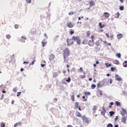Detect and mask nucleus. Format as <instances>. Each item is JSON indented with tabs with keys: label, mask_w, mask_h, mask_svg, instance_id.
<instances>
[{
	"label": "nucleus",
	"mask_w": 127,
	"mask_h": 127,
	"mask_svg": "<svg viewBox=\"0 0 127 127\" xmlns=\"http://www.w3.org/2000/svg\"><path fill=\"white\" fill-rule=\"evenodd\" d=\"M81 119L83 123L89 124L91 122L90 118L86 117V115H83Z\"/></svg>",
	"instance_id": "f257e3e1"
},
{
	"label": "nucleus",
	"mask_w": 127,
	"mask_h": 127,
	"mask_svg": "<svg viewBox=\"0 0 127 127\" xmlns=\"http://www.w3.org/2000/svg\"><path fill=\"white\" fill-rule=\"evenodd\" d=\"M91 40H89L88 43V46H90V47H93L94 45V35H92L90 37Z\"/></svg>",
	"instance_id": "f03ea898"
},
{
	"label": "nucleus",
	"mask_w": 127,
	"mask_h": 127,
	"mask_svg": "<svg viewBox=\"0 0 127 127\" xmlns=\"http://www.w3.org/2000/svg\"><path fill=\"white\" fill-rule=\"evenodd\" d=\"M64 54L63 56L64 57H69L70 55V52L69 49L68 48H66L64 50Z\"/></svg>",
	"instance_id": "7ed1b4c3"
},
{
	"label": "nucleus",
	"mask_w": 127,
	"mask_h": 127,
	"mask_svg": "<svg viewBox=\"0 0 127 127\" xmlns=\"http://www.w3.org/2000/svg\"><path fill=\"white\" fill-rule=\"evenodd\" d=\"M72 39L74 41H76L77 45H80V44H81L80 40L78 36H73Z\"/></svg>",
	"instance_id": "20e7f679"
},
{
	"label": "nucleus",
	"mask_w": 127,
	"mask_h": 127,
	"mask_svg": "<svg viewBox=\"0 0 127 127\" xmlns=\"http://www.w3.org/2000/svg\"><path fill=\"white\" fill-rule=\"evenodd\" d=\"M66 26L67 27H68V28L71 29L74 27V24L71 22L67 21L66 23Z\"/></svg>",
	"instance_id": "39448f33"
},
{
	"label": "nucleus",
	"mask_w": 127,
	"mask_h": 127,
	"mask_svg": "<svg viewBox=\"0 0 127 127\" xmlns=\"http://www.w3.org/2000/svg\"><path fill=\"white\" fill-rule=\"evenodd\" d=\"M102 81L103 82L104 86V85L107 86L109 85V79L105 78L104 79V80H102Z\"/></svg>",
	"instance_id": "423d86ee"
},
{
	"label": "nucleus",
	"mask_w": 127,
	"mask_h": 127,
	"mask_svg": "<svg viewBox=\"0 0 127 127\" xmlns=\"http://www.w3.org/2000/svg\"><path fill=\"white\" fill-rule=\"evenodd\" d=\"M122 110L120 111L121 115L124 117L125 115L127 114V110L125 109L124 108H121Z\"/></svg>",
	"instance_id": "0eeeda50"
},
{
	"label": "nucleus",
	"mask_w": 127,
	"mask_h": 127,
	"mask_svg": "<svg viewBox=\"0 0 127 127\" xmlns=\"http://www.w3.org/2000/svg\"><path fill=\"white\" fill-rule=\"evenodd\" d=\"M103 86L104 85L102 81H100L97 84V87L98 88H102Z\"/></svg>",
	"instance_id": "6e6552de"
},
{
	"label": "nucleus",
	"mask_w": 127,
	"mask_h": 127,
	"mask_svg": "<svg viewBox=\"0 0 127 127\" xmlns=\"http://www.w3.org/2000/svg\"><path fill=\"white\" fill-rule=\"evenodd\" d=\"M75 115H76V117H78V118H82V115H81V113H80L79 112H78V111L76 112Z\"/></svg>",
	"instance_id": "1a4fd4ad"
},
{
	"label": "nucleus",
	"mask_w": 127,
	"mask_h": 127,
	"mask_svg": "<svg viewBox=\"0 0 127 127\" xmlns=\"http://www.w3.org/2000/svg\"><path fill=\"white\" fill-rule=\"evenodd\" d=\"M115 78H116V80L118 81H121L122 80V78L121 77H119V74H116Z\"/></svg>",
	"instance_id": "9d476101"
},
{
	"label": "nucleus",
	"mask_w": 127,
	"mask_h": 127,
	"mask_svg": "<svg viewBox=\"0 0 127 127\" xmlns=\"http://www.w3.org/2000/svg\"><path fill=\"white\" fill-rule=\"evenodd\" d=\"M55 58V56H54V54H51V55H50V57H49V60L50 61H52L53 60H54V58Z\"/></svg>",
	"instance_id": "9b49d317"
},
{
	"label": "nucleus",
	"mask_w": 127,
	"mask_h": 127,
	"mask_svg": "<svg viewBox=\"0 0 127 127\" xmlns=\"http://www.w3.org/2000/svg\"><path fill=\"white\" fill-rule=\"evenodd\" d=\"M64 62L65 63H68L69 61V59L68 57H64Z\"/></svg>",
	"instance_id": "f8f14e48"
},
{
	"label": "nucleus",
	"mask_w": 127,
	"mask_h": 127,
	"mask_svg": "<svg viewBox=\"0 0 127 127\" xmlns=\"http://www.w3.org/2000/svg\"><path fill=\"white\" fill-rule=\"evenodd\" d=\"M122 122L123 123H125L126 124V122H127V117H122Z\"/></svg>",
	"instance_id": "ddd939ff"
},
{
	"label": "nucleus",
	"mask_w": 127,
	"mask_h": 127,
	"mask_svg": "<svg viewBox=\"0 0 127 127\" xmlns=\"http://www.w3.org/2000/svg\"><path fill=\"white\" fill-rule=\"evenodd\" d=\"M94 5H95V2L91 0L89 1V6L90 7H92Z\"/></svg>",
	"instance_id": "4468645a"
},
{
	"label": "nucleus",
	"mask_w": 127,
	"mask_h": 127,
	"mask_svg": "<svg viewBox=\"0 0 127 127\" xmlns=\"http://www.w3.org/2000/svg\"><path fill=\"white\" fill-rule=\"evenodd\" d=\"M104 16H105V17L106 18H108L109 17V16H110V14L109 13H108V12H105L104 13Z\"/></svg>",
	"instance_id": "2eb2a0df"
},
{
	"label": "nucleus",
	"mask_w": 127,
	"mask_h": 127,
	"mask_svg": "<svg viewBox=\"0 0 127 127\" xmlns=\"http://www.w3.org/2000/svg\"><path fill=\"white\" fill-rule=\"evenodd\" d=\"M79 103L78 102H76L75 104H74V109H78V107L79 106Z\"/></svg>",
	"instance_id": "dca6fc26"
},
{
	"label": "nucleus",
	"mask_w": 127,
	"mask_h": 127,
	"mask_svg": "<svg viewBox=\"0 0 127 127\" xmlns=\"http://www.w3.org/2000/svg\"><path fill=\"white\" fill-rule=\"evenodd\" d=\"M97 93H99V95H98V96L99 97H101L102 95H103V91L99 89H98V91L97 92Z\"/></svg>",
	"instance_id": "f3484780"
},
{
	"label": "nucleus",
	"mask_w": 127,
	"mask_h": 127,
	"mask_svg": "<svg viewBox=\"0 0 127 127\" xmlns=\"http://www.w3.org/2000/svg\"><path fill=\"white\" fill-rule=\"evenodd\" d=\"M70 99H71L72 101L74 102L75 101V96L74 93L72 95L70 96Z\"/></svg>",
	"instance_id": "a211bd4d"
},
{
	"label": "nucleus",
	"mask_w": 127,
	"mask_h": 127,
	"mask_svg": "<svg viewBox=\"0 0 127 127\" xmlns=\"http://www.w3.org/2000/svg\"><path fill=\"white\" fill-rule=\"evenodd\" d=\"M74 30L73 29H69V34L72 35V34H74Z\"/></svg>",
	"instance_id": "6ab92c4d"
},
{
	"label": "nucleus",
	"mask_w": 127,
	"mask_h": 127,
	"mask_svg": "<svg viewBox=\"0 0 127 127\" xmlns=\"http://www.w3.org/2000/svg\"><path fill=\"white\" fill-rule=\"evenodd\" d=\"M32 63L29 64V65H33L35 63L36 60L34 59H32Z\"/></svg>",
	"instance_id": "aec40b11"
},
{
	"label": "nucleus",
	"mask_w": 127,
	"mask_h": 127,
	"mask_svg": "<svg viewBox=\"0 0 127 127\" xmlns=\"http://www.w3.org/2000/svg\"><path fill=\"white\" fill-rule=\"evenodd\" d=\"M65 81L67 83H70L71 81V78L70 77H67V79H65Z\"/></svg>",
	"instance_id": "412c9836"
},
{
	"label": "nucleus",
	"mask_w": 127,
	"mask_h": 127,
	"mask_svg": "<svg viewBox=\"0 0 127 127\" xmlns=\"http://www.w3.org/2000/svg\"><path fill=\"white\" fill-rule=\"evenodd\" d=\"M120 14L119 12H117V13L115 14V18H119V17H120Z\"/></svg>",
	"instance_id": "4be33fe9"
},
{
	"label": "nucleus",
	"mask_w": 127,
	"mask_h": 127,
	"mask_svg": "<svg viewBox=\"0 0 127 127\" xmlns=\"http://www.w3.org/2000/svg\"><path fill=\"white\" fill-rule=\"evenodd\" d=\"M99 27H100V29H102L105 27V25H102V22H99Z\"/></svg>",
	"instance_id": "5701e85b"
},
{
	"label": "nucleus",
	"mask_w": 127,
	"mask_h": 127,
	"mask_svg": "<svg viewBox=\"0 0 127 127\" xmlns=\"http://www.w3.org/2000/svg\"><path fill=\"white\" fill-rule=\"evenodd\" d=\"M103 110H104V111H101V114L103 116H105V115L106 110H105V108H104V107H103Z\"/></svg>",
	"instance_id": "b1692460"
},
{
	"label": "nucleus",
	"mask_w": 127,
	"mask_h": 127,
	"mask_svg": "<svg viewBox=\"0 0 127 127\" xmlns=\"http://www.w3.org/2000/svg\"><path fill=\"white\" fill-rule=\"evenodd\" d=\"M90 35H91V31H88L87 32V33H86V36H87V37H90Z\"/></svg>",
	"instance_id": "393cba45"
},
{
	"label": "nucleus",
	"mask_w": 127,
	"mask_h": 127,
	"mask_svg": "<svg viewBox=\"0 0 127 127\" xmlns=\"http://www.w3.org/2000/svg\"><path fill=\"white\" fill-rule=\"evenodd\" d=\"M96 87V85L94 84H92L91 86V88L92 89H94Z\"/></svg>",
	"instance_id": "a878e982"
},
{
	"label": "nucleus",
	"mask_w": 127,
	"mask_h": 127,
	"mask_svg": "<svg viewBox=\"0 0 127 127\" xmlns=\"http://www.w3.org/2000/svg\"><path fill=\"white\" fill-rule=\"evenodd\" d=\"M71 41V40H69V39H67L66 42H67V46H69V45H72V44H73V42H72L71 43L69 44V41Z\"/></svg>",
	"instance_id": "bb28decb"
},
{
	"label": "nucleus",
	"mask_w": 127,
	"mask_h": 127,
	"mask_svg": "<svg viewBox=\"0 0 127 127\" xmlns=\"http://www.w3.org/2000/svg\"><path fill=\"white\" fill-rule=\"evenodd\" d=\"M115 104H116V105L117 106H120L121 107V103L118 102V101H117L115 102Z\"/></svg>",
	"instance_id": "cd10ccee"
},
{
	"label": "nucleus",
	"mask_w": 127,
	"mask_h": 127,
	"mask_svg": "<svg viewBox=\"0 0 127 127\" xmlns=\"http://www.w3.org/2000/svg\"><path fill=\"white\" fill-rule=\"evenodd\" d=\"M21 125V122H19L18 123H17L16 124H15L14 125V127H16L18 125Z\"/></svg>",
	"instance_id": "c85d7f7f"
},
{
	"label": "nucleus",
	"mask_w": 127,
	"mask_h": 127,
	"mask_svg": "<svg viewBox=\"0 0 127 127\" xmlns=\"http://www.w3.org/2000/svg\"><path fill=\"white\" fill-rule=\"evenodd\" d=\"M123 64L124 67H127V61H125Z\"/></svg>",
	"instance_id": "c756f323"
},
{
	"label": "nucleus",
	"mask_w": 127,
	"mask_h": 127,
	"mask_svg": "<svg viewBox=\"0 0 127 127\" xmlns=\"http://www.w3.org/2000/svg\"><path fill=\"white\" fill-rule=\"evenodd\" d=\"M84 94H85V95L86 96H87L90 95V94H91V93L89 92H84Z\"/></svg>",
	"instance_id": "7c9ffc66"
},
{
	"label": "nucleus",
	"mask_w": 127,
	"mask_h": 127,
	"mask_svg": "<svg viewBox=\"0 0 127 127\" xmlns=\"http://www.w3.org/2000/svg\"><path fill=\"white\" fill-rule=\"evenodd\" d=\"M117 37H118V39H121L123 37V36L122 34H118Z\"/></svg>",
	"instance_id": "2f4dec72"
},
{
	"label": "nucleus",
	"mask_w": 127,
	"mask_h": 127,
	"mask_svg": "<svg viewBox=\"0 0 127 127\" xmlns=\"http://www.w3.org/2000/svg\"><path fill=\"white\" fill-rule=\"evenodd\" d=\"M119 63H120V62L119 60H115L114 62V64H119Z\"/></svg>",
	"instance_id": "473e14b6"
},
{
	"label": "nucleus",
	"mask_w": 127,
	"mask_h": 127,
	"mask_svg": "<svg viewBox=\"0 0 127 127\" xmlns=\"http://www.w3.org/2000/svg\"><path fill=\"white\" fill-rule=\"evenodd\" d=\"M88 40L86 39H85L83 40V42L82 43V44H86L88 43Z\"/></svg>",
	"instance_id": "72a5a7b5"
},
{
	"label": "nucleus",
	"mask_w": 127,
	"mask_h": 127,
	"mask_svg": "<svg viewBox=\"0 0 127 127\" xmlns=\"http://www.w3.org/2000/svg\"><path fill=\"white\" fill-rule=\"evenodd\" d=\"M109 114H110V116H113V115H114L115 114V112L110 111Z\"/></svg>",
	"instance_id": "f704fd0d"
},
{
	"label": "nucleus",
	"mask_w": 127,
	"mask_h": 127,
	"mask_svg": "<svg viewBox=\"0 0 127 127\" xmlns=\"http://www.w3.org/2000/svg\"><path fill=\"white\" fill-rule=\"evenodd\" d=\"M46 43H47V42H43V41L42 42V47H44L45 46H46Z\"/></svg>",
	"instance_id": "c9c22d12"
},
{
	"label": "nucleus",
	"mask_w": 127,
	"mask_h": 127,
	"mask_svg": "<svg viewBox=\"0 0 127 127\" xmlns=\"http://www.w3.org/2000/svg\"><path fill=\"white\" fill-rule=\"evenodd\" d=\"M95 45H96L97 46H100V42L99 41L96 42Z\"/></svg>",
	"instance_id": "e433bc0d"
},
{
	"label": "nucleus",
	"mask_w": 127,
	"mask_h": 127,
	"mask_svg": "<svg viewBox=\"0 0 127 127\" xmlns=\"http://www.w3.org/2000/svg\"><path fill=\"white\" fill-rule=\"evenodd\" d=\"M97 109V106H96V105H94L93 108V111H96Z\"/></svg>",
	"instance_id": "4c0bfd02"
},
{
	"label": "nucleus",
	"mask_w": 127,
	"mask_h": 127,
	"mask_svg": "<svg viewBox=\"0 0 127 127\" xmlns=\"http://www.w3.org/2000/svg\"><path fill=\"white\" fill-rule=\"evenodd\" d=\"M80 79H83L84 78H86V76L85 75H80Z\"/></svg>",
	"instance_id": "58836bf2"
},
{
	"label": "nucleus",
	"mask_w": 127,
	"mask_h": 127,
	"mask_svg": "<svg viewBox=\"0 0 127 127\" xmlns=\"http://www.w3.org/2000/svg\"><path fill=\"white\" fill-rule=\"evenodd\" d=\"M10 38H11V36H10V35L7 34V35H6V38H7V39H10Z\"/></svg>",
	"instance_id": "ea45409f"
},
{
	"label": "nucleus",
	"mask_w": 127,
	"mask_h": 127,
	"mask_svg": "<svg viewBox=\"0 0 127 127\" xmlns=\"http://www.w3.org/2000/svg\"><path fill=\"white\" fill-rule=\"evenodd\" d=\"M116 56L118 57V58H121V54L120 53H118V54L116 55Z\"/></svg>",
	"instance_id": "a19ab883"
},
{
	"label": "nucleus",
	"mask_w": 127,
	"mask_h": 127,
	"mask_svg": "<svg viewBox=\"0 0 127 127\" xmlns=\"http://www.w3.org/2000/svg\"><path fill=\"white\" fill-rule=\"evenodd\" d=\"M31 0H26V2H27V3H31Z\"/></svg>",
	"instance_id": "79ce46f5"
},
{
	"label": "nucleus",
	"mask_w": 127,
	"mask_h": 127,
	"mask_svg": "<svg viewBox=\"0 0 127 127\" xmlns=\"http://www.w3.org/2000/svg\"><path fill=\"white\" fill-rule=\"evenodd\" d=\"M106 66H107V67H108V66L111 67V66H112V64H109V63L106 64Z\"/></svg>",
	"instance_id": "37998d69"
},
{
	"label": "nucleus",
	"mask_w": 127,
	"mask_h": 127,
	"mask_svg": "<svg viewBox=\"0 0 127 127\" xmlns=\"http://www.w3.org/2000/svg\"><path fill=\"white\" fill-rule=\"evenodd\" d=\"M5 124L3 123L0 125V127H5Z\"/></svg>",
	"instance_id": "c03bdc74"
},
{
	"label": "nucleus",
	"mask_w": 127,
	"mask_h": 127,
	"mask_svg": "<svg viewBox=\"0 0 127 127\" xmlns=\"http://www.w3.org/2000/svg\"><path fill=\"white\" fill-rule=\"evenodd\" d=\"M120 9L121 10H124V7L123 6H121L120 7Z\"/></svg>",
	"instance_id": "a18cd8bd"
},
{
	"label": "nucleus",
	"mask_w": 127,
	"mask_h": 127,
	"mask_svg": "<svg viewBox=\"0 0 127 127\" xmlns=\"http://www.w3.org/2000/svg\"><path fill=\"white\" fill-rule=\"evenodd\" d=\"M85 98H86V97H85V96H83L82 97V99H84V100H83V102H85V101H87V99H86Z\"/></svg>",
	"instance_id": "49530a36"
},
{
	"label": "nucleus",
	"mask_w": 127,
	"mask_h": 127,
	"mask_svg": "<svg viewBox=\"0 0 127 127\" xmlns=\"http://www.w3.org/2000/svg\"><path fill=\"white\" fill-rule=\"evenodd\" d=\"M83 70L82 69V67H80L79 69V71L81 72H83Z\"/></svg>",
	"instance_id": "de8ad7c7"
},
{
	"label": "nucleus",
	"mask_w": 127,
	"mask_h": 127,
	"mask_svg": "<svg viewBox=\"0 0 127 127\" xmlns=\"http://www.w3.org/2000/svg\"><path fill=\"white\" fill-rule=\"evenodd\" d=\"M115 70H116V68H114V67H112L111 68V70L112 71H114Z\"/></svg>",
	"instance_id": "09e8293b"
},
{
	"label": "nucleus",
	"mask_w": 127,
	"mask_h": 127,
	"mask_svg": "<svg viewBox=\"0 0 127 127\" xmlns=\"http://www.w3.org/2000/svg\"><path fill=\"white\" fill-rule=\"evenodd\" d=\"M14 27L15 29H17L18 28V24H15Z\"/></svg>",
	"instance_id": "8fccbe9b"
},
{
	"label": "nucleus",
	"mask_w": 127,
	"mask_h": 127,
	"mask_svg": "<svg viewBox=\"0 0 127 127\" xmlns=\"http://www.w3.org/2000/svg\"><path fill=\"white\" fill-rule=\"evenodd\" d=\"M107 127H113V125L111 124H109L107 126Z\"/></svg>",
	"instance_id": "3c124183"
},
{
	"label": "nucleus",
	"mask_w": 127,
	"mask_h": 127,
	"mask_svg": "<svg viewBox=\"0 0 127 127\" xmlns=\"http://www.w3.org/2000/svg\"><path fill=\"white\" fill-rule=\"evenodd\" d=\"M21 92H17V96H19L20 95V94H21Z\"/></svg>",
	"instance_id": "603ef678"
},
{
	"label": "nucleus",
	"mask_w": 127,
	"mask_h": 127,
	"mask_svg": "<svg viewBox=\"0 0 127 127\" xmlns=\"http://www.w3.org/2000/svg\"><path fill=\"white\" fill-rule=\"evenodd\" d=\"M73 14H74V12H70L68 13V15H72Z\"/></svg>",
	"instance_id": "864d4df0"
},
{
	"label": "nucleus",
	"mask_w": 127,
	"mask_h": 127,
	"mask_svg": "<svg viewBox=\"0 0 127 127\" xmlns=\"http://www.w3.org/2000/svg\"><path fill=\"white\" fill-rule=\"evenodd\" d=\"M21 38H22V39H24L25 40L27 39V38H26V37H24V36H22Z\"/></svg>",
	"instance_id": "5fc2aeb1"
},
{
	"label": "nucleus",
	"mask_w": 127,
	"mask_h": 127,
	"mask_svg": "<svg viewBox=\"0 0 127 127\" xmlns=\"http://www.w3.org/2000/svg\"><path fill=\"white\" fill-rule=\"evenodd\" d=\"M3 98H4V95H3V94H2V95H1V98H0V100H3Z\"/></svg>",
	"instance_id": "6e6d98bb"
},
{
	"label": "nucleus",
	"mask_w": 127,
	"mask_h": 127,
	"mask_svg": "<svg viewBox=\"0 0 127 127\" xmlns=\"http://www.w3.org/2000/svg\"><path fill=\"white\" fill-rule=\"evenodd\" d=\"M75 71V68L73 67L71 69V71Z\"/></svg>",
	"instance_id": "4d7b16f0"
},
{
	"label": "nucleus",
	"mask_w": 127,
	"mask_h": 127,
	"mask_svg": "<svg viewBox=\"0 0 127 127\" xmlns=\"http://www.w3.org/2000/svg\"><path fill=\"white\" fill-rule=\"evenodd\" d=\"M118 120H119V117L118 116H117L116 118L115 119V121H117Z\"/></svg>",
	"instance_id": "13d9d810"
},
{
	"label": "nucleus",
	"mask_w": 127,
	"mask_h": 127,
	"mask_svg": "<svg viewBox=\"0 0 127 127\" xmlns=\"http://www.w3.org/2000/svg\"><path fill=\"white\" fill-rule=\"evenodd\" d=\"M112 82V78H110V84H111Z\"/></svg>",
	"instance_id": "bf43d9fd"
},
{
	"label": "nucleus",
	"mask_w": 127,
	"mask_h": 127,
	"mask_svg": "<svg viewBox=\"0 0 127 127\" xmlns=\"http://www.w3.org/2000/svg\"><path fill=\"white\" fill-rule=\"evenodd\" d=\"M13 91L14 92H15V93H16V92H17V90H16V88H14V89H13Z\"/></svg>",
	"instance_id": "052dcab7"
},
{
	"label": "nucleus",
	"mask_w": 127,
	"mask_h": 127,
	"mask_svg": "<svg viewBox=\"0 0 127 127\" xmlns=\"http://www.w3.org/2000/svg\"><path fill=\"white\" fill-rule=\"evenodd\" d=\"M81 18H84V17H81V18H80V17H78V20H81Z\"/></svg>",
	"instance_id": "680f3d73"
},
{
	"label": "nucleus",
	"mask_w": 127,
	"mask_h": 127,
	"mask_svg": "<svg viewBox=\"0 0 127 127\" xmlns=\"http://www.w3.org/2000/svg\"><path fill=\"white\" fill-rule=\"evenodd\" d=\"M47 86H48V87L49 88H51L52 85H48Z\"/></svg>",
	"instance_id": "e2e57ef3"
},
{
	"label": "nucleus",
	"mask_w": 127,
	"mask_h": 127,
	"mask_svg": "<svg viewBox=\"0 0 127 127\" xmlns=\"http://www.w3.org/2000/svg\"><path fill=\"white\" fill-rule=\"evenodd\" d=\"M29 62H23V64H29Z\"/></svg>",
	"instance_id": "0e129e2a"
},
{
	"label": "nucleus",
	"mask_w": 127,
	"mask_h": 127,
	"mask_svg": "<svg viewBox=\"0 0 127 127\" xmlns=\"http://www.w3.org/2000/svg\"><path fill=\"white\" fill-rule=\"evenodd\" d=\"M103 43H104L105 44H106L108 43V42H107L106 41H103Z\"/></svg>",
	"instance_id": "69168bd1"
},
{
	"label": "nucleus",
	"mask_w": 127,
	"mask_h": 127,
	"mask_svg": "<svg viewBox=\"0 0 127 127\" xmlns=\"http://www.w3.org/2000/svg\"><path fill=\"white\" fill-rule=\"evenodd\" d=\"M106 35L107 36V37H108V38H110L109 35H108L107 33H106Z\"/></svg>",
	"instance_id": "338daca9"
},
{
	"label": "nucleus",
	"mask_w": 127,
	"mask_h": 127,
	"mask_svg": "<svg viewBox=\"0 0 127 127\" xmlns=\"http://www.w3.org/2000/svg\"><path fill=\"white\" fill-rule=\"evenodd\" d=\"M66 127H73L71 125L67 126Z\"/></svg>",
	"instance_id": "774afa93"
}]
</instances>
